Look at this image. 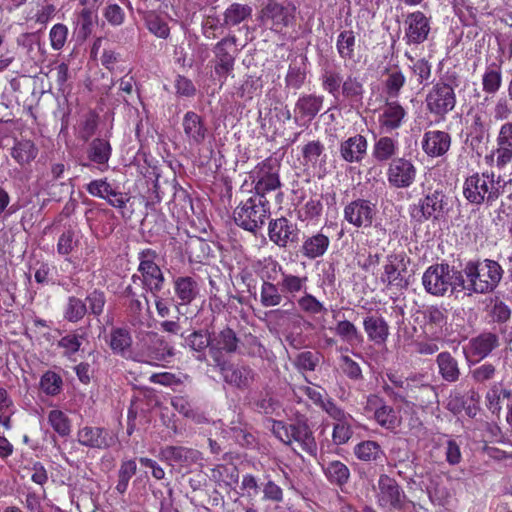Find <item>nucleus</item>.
I'll return each instance as SVG.
<instances>
[{
	"mask_svg": "<svg viewBox=\"0 0 512 512\" xmlns=\"http://www.w3.org/2000/svg\"><path fill=\"white\" fill-rule=\"evenodd\" d=\"M173 289L179 305H189L199 295V285L190 276L176 277L173 280Z\"/></svg>",
	"mask_w": 512,
	"mask_h": 512,
	"instance_id": "cd10ccee",
	"label": "nucleus"
},
{
	"mask_svg": "<svg viewBox=\"0 0 512 512\" xmlns=\"http://www.w3.org/2000/svg\"><path fill=\"white\" fill-rule=\"evenodd\" d=\"M253 183H255L254 195L266 196V193L274 191L281 186L278 169L271 159H267L258 164L251 174Z\"/></svg>",
	"mask_w": 512,
	"mask_h": 512,
	"instance_id": "9b49d317",
	"label": "nucleus"
},
{
	"mask_svg": "<svg viewBox=\"0 0 512 512\" xmlns=\"http://www.w3.org/2000/svg\"><path fill=\"white\" fill-rule=\"evenodd\" d=\"M405 39L408 44L423 43L430 32V22L421 11L409 13L404 21Z\"/></svg>",
	"mask_w": 512,
	"mask_h": 512,
	"instance_id": "6ab92c4d",
	"label": "nucleus"
},
{
	"mask_svg": "<svg viewBox=\"0 0 512 512\" xmlns=\"http://www.w3.org/2000/svg\"><path fill=\"white\" fill-rule=\"evenodd\" d=\"M212 51L215 58L214 72L223 83L234 70L239 53L237 37L234 34H228L214 45Z\"/></svg>",
	"mask_w": 512,
	"mask_h": 512,
	"instance_id": "423d86ee",
	"label": "nucleus"
},
{
	"mask_svg": "<svg viewBox=\"0 0 512 512\" xmlns=\"http://www.w3.org/2000/svg\"><path fill=\"white\" fill-rule=\"evenodd\" d=\"M323 97L314 94H305L299 97L295 104V111L297 115L294 117L296 124L302 119H307L308 122L312 121L320 112L323 105Z\"/></svg>",
	"mask_w": 512,
	"mask_h": 512,
	"instance_id": "bb28decb",
	"label": "nucleus"
},
{
	"mask_svg": "<svg viewBox=\"0 0 512 512\" xmlns=\"http://www.w3.org/2000/svg\"><path fill=\"white\" fill-rule=\"evenodd\" d=\"M158 253L150 248L143 249L138 254V272L142 274L141 284L146 292L156 296L164 287L165 276L156 263Z\"/></svg>",
	"mask_w": 512,
	"mask_h": 512,
	"instance_id": "39448f33",
	"label": "nucleus"
},
{
	"mask_svg": "<svg viewBox=\"0 0 512 512\" xmlns=\"http://www.w3.org/2000/svg\"><path fill=\"white\" fill-rule=\"evenodd\" d=\"M182 125L189 143L199 145L204 142L208 129L200 115L188 111L183 117Z\"/></svg>",
	"mask_w": 512,
	"mask_h": 512,
	"instance_id": "a878e982",
	"label": "nucleus"
},
{
	"mask_svg": "<svg viewBox=\"0 0 512 512\" xmlns=\"http://www.w3.org/2000/svg\"><path fill=\"white\" fill-rule=\"evenodd\" d=\"M322 468L326 478L331 484L342 487L348 483L350 470L341 461L334 460L326 464L323 463Z\"/></svg>",
	"mask_w": 512,
	"mask_h": 512,
	"instance_id": "e433bc0d",
	"label": "nucleus"
},
{
	"mask_svg": "<svg viewBox=\"0 0 512 512\" xmlns=\"http://www.w3.org/2000/svg\"><path fill=\"white\" fill-rule=\"evenodd\" d=\"M451 145L449 133L439 130L427 131L424 134L422 148L431 157L443 156Z\"/></svg>",
	"mask_w": 512,
	"mask_h": 512,
	"instance_id": "393cba45",
	"label": "nucleus"
},
{
	"mask_svg": "<svg viewBox=\"0 0 512 512\" xmlns=\"http://www.w3.org/2000/svg\"><path fill=\"white\" fill-rule=\"evenodd\" d=\"M141 355L146 362L165 361L174 356L173 347L156 332H148L142 339Z\"/></svg>",
	"mask_w": 512,
	"mask_h": 512,
	"instance_id": "ddd939ff",
	"label": "nucleus"
},
{
	"mask_svg": "<svg viewBox=\"0 0 512 512\" xmlns=\"http://www.w3.org/2000/svg\"><path fill=\"white\" fill-rule=\"evenodd\" d=\"M146 26L148 30L156 37L166 39L170 34V28L166 21L156 14H149L146 19Z\"/></svg>",
	"mask_w": 512,
	"mask_h": 512,
	"instance_id": "bf43d9fd",
	"label": "nucleus"
},
{
	"mask_svg": "<svg viewBox=\"0 0 512 512\" xmlns=\"http://www.w3.org/2000/svg\"><path fill=\"white\" fill-rule=\"evenodd\" d=\"M77 438L81 445L95 449H107L115 443L109 431L101 427L85 426L78 431Z\"/></svg>",
	"mask_w": 512,
	"mask_h": 512,
	"instance_id": "4be33fe9",
	"label": "nucleus"
},
{
	"mask_svg": "<svg viewBox=\"0 0 512 512\" xmlns=\"http://www.w3.org/2000/svg\"><path fill=\"white\" fill-rule=\"evenodd\" d=\"M336 334L347 343L361 344L363 336L358 331L357 327L348 320L339 321L335 328Z\"/></svg>",
	"mask_w": 512,
	"mask_h": 512,
	"instance_id": "09e8293b",
	"label": "nucleus"
},
{
	"mask_svg": "<svg viewBox=\"0 0 512 512\" xmlns=\"http://www.w3.org/2000/svg\"><path fill=\"white\" fill-rule=\"evenodd\" d=\"M273 432L282 442L290 444L294 440L309 455L316 456L317 444L306 419L297 418L288 426L281 421H276L273 425Z\"/></svg>",
	"mask_w": 512,
	"mask_h": 512,
	"instance_id": "20e7f679",
	"label": "nucleus"
},
{
	"mask_svg": "<svg viewBox=\"0 0 512 512\" xmlns=\"http://www.w3.org/2000/svg\"><path fill=\"white\" fill-rule=\"evenodd\" d=\"M136 471L137 464L135 460L122 461L118 470V482L115 487L118 493L124 494L127 491L129 481L136 474Z\"/></svg>",
	"mask_w": 512,
	"mask_h": 512,
	"instance_id": "8fccbe9b",
	"label": "nucleus"
},
{
	"mask_svg": "<svg viewBox=\"0 0 512 512\" xmlns=\"http://www.w3.org/2000/svg\"><path fill=\"white\" fill-rule=\"evenodd\" d=\"M449 211L448 198L440 188H428L424 198L419 202L418 213L423 219L433 218L439 220Z\"/></svg>",
	"mask_w": 512,
	"mask_h": 512,
	"instance_id": "f8f14e48",
	"label": "nucleus"
},
{
	"mask_svg": "<svg viewBox=\"0 0 512 512\" xmlns=\"http://www.w3.org/2000/svg\"><path fill=\"white\" fill-rule=\"evenodd\" d=\"M280 289L285 295L295 296L306 288L307 277H299L297 275L281 273V280L278 281Z\"/></svg>",
	"mask_w": 512,
	"mask_h": 512,
	"instance_id": "de8ad7c7",
	"label": "nucleus"
},
{
	"mask_svg": "<svg viewBox=\"0 0 512 512\" xmlns=\"http://www.w3.org/2000/svg\"><path fill=\"white\" fill-rule=\"evenodd\" d=\"M363 92L362 83L355 77L348 76L342 84V94L347 98L360 100Z\"/></svg>",
	"mask_w": 512,
	"mask_h": 512,
	"instance_id": "774afa93",
	"label": "nucleus"
},
{
	"mask_svg": "<svg viewBox=\"0 0 512 512\" xmlns=\"http://www.w3.org/2000/svg\"><path fill=\"white\" fill-rule=\"evenodd\" d=\"M319 352L304 351L298 353L294 359V365L302 371H314L321 360Z\"/></svg>",
	"mask_w": 512,
	"mask_h": 512,
	"instance_id": "6e6d98bb",
	"label": "nucleus"
},
{
	"mask_svg": "<svg viewBox=\"0 0 512 512\" xmlns=\"http://www.w3.org/2000/svg\"><path fill=\"white\" fill-rule=\"evenodd\" d=\"M234 221L241 228L256 233L270 217V205L266 196L252 195L234 210Z\"/></svg>",
	"mask_w": 512,
	"mask_h": 512,
	"instance_id": "f03ea898",
	"label": "nucleus"
},
{
	"mask_svg": "<svg viewBox=\"0 0 512 512\" xmlns=\"http://www.w3.org/2000/svg\"><path fill=\"white\" fill-rule=\"evenodd\" d=\"M367 150L366 138L362 135H355L343 141L340 145L341 157L347 162L361 161Z\"/></svg>",
	"mask_w": 512,
	"mask_h": 512,
	"instance_id": "c85d7f7f",
	"label": "nucleus"
},
{
	"mask_svg": "<svg viewBox=\"0 0 512 512\" xmlns=\"http://www.w3.org/2000/svg\"><path fill=\"white\" fill-rule=\"evenodd\" d=\"M214 362L224 381L238 389H248L256 380V372L248 365L229 363L221 355L215 356Z\"/></svg>",
	"mask_w": 512,
	"mask_h": 512,
	"instance_id": "6e6552de",
	"label": "nucleus"
},
{
	"mask_svg": "<svg viewBox=\"0 0 512 512\" xmlns=\"http://www.w3.org/2000/svg\"><path fill=\"white\" fill-rule=\"evenodd\" d=\"M226 433L234 438L238 444L244 447L252 446L255 441L254 436L248 431L246 425L240 423L236 424L232 422L226 429Z\"/></svg>",
	"mask_w": 512,
	"mask_h": 512,
	"instance_id": "4d7b16f0",
	"label": "nucleus"
},
{
	"mask_svg": "<svg viewBox=\"0 0 512 512\" xmlns=\"http://www.w3.org/2000/svg\"><path fill=\"white\" fill-rule=\"evenodd\" d=\"M330 244L329 237L319 232L308 237L302 245L301 253L308 259H316L325 254Z\"/></svg>",
	"mask_w": 512,
	"mask_h": 512,
	"instance_id": "c9c22d12",
	"label": "nucleus"
},
{
	"mask_svg": "<svg viewBox=\"0 0 512 512\" xmlns=\"http://www.w3.org/2000/svg\"><path fill=\"white\" fill-rule=\"evenodd\" d=\"M111 151L109 141L95 138L90 142L87 148V156L90 161L106 168L111 156Z\"/></svg>",
	"mask_w": 512,
	"mask_h": 512,
	"instance_id": "4c0bfd02",
	"label": "nucleus"
},
{
	"mask_svg": "<svg viewBox=\"0 0 512 512\" xmlns=\"http://www.w3.org/2000/svg\"><path fill=\"white\" fill-rule=\"evenodd\" d=\"M496 372V367L486 362L472 369L470 374L475 383L484 384L494 379Z\"/></svg>",
	"mask_w": 512,
	"mask_h": 512,
	"instance_id": "680f3d73",
	"label": "nucleus"
},
{
	"mask_svg": "<svg viewBox=\"0 0 512 512\" xmlns=\"http://www.w3.org/2000/svg\"><path fill=\"white\" fill-rule=\"evenodd\" d=\"M374 215L375 206L365 199H356L344 208L345 220L357 228L370 226Z\"/></svg>",
	"mask_w": 512,
	"mask_h": 512,
	"instance_id": "a211bd4d",
	"label": "nucleus"
},
{
	"mask_svg": "<svg viewBox=\"0 0 512 512\" xmlns=\"http://www.w3.org/2000/svg\"><path fill=\"white\" fill-rule=\"evenodd\" d=\"M456 104L453 88L444 82L436 83L426 96L428 110L441 118L452 111Z\"/></svg>",
	"mask_w": 512,
	"mask_h": 512,
	"instance_id": "1a4fd4ad",
	"label": "nucleus"
},
{
	"mask_svg": "<svg viewBox=\"0 0 512 512\" xmlns=\"http://www.w3.org/2000/svg\"><path fill=\"white\" fill-rule=\"evenodd\" d=\"M275 280L271 275H267L263 280L260 290V302L264 307H275L281 304L284 299V294L280 289V284L273 283Z\"/></svg>",
	"mask_w": 512,
	"mask_h": 512,
	"instance_id": "72a5a7b5",
	"label": "nucleus"
},
{
	"mask_svg": "<svg viewBox=\"0 0 512 512\" xmlns=\"http://www.w3.org/2000/svg\"><path fill=\"white\" fill-rule=\"evenodd\" d=\"M337 51L341 58L352 59L354 56L355 35L352 30L342 31L337 38Z\"/></svg>",
	"mask_w": 512,
	"mask_h": 512,
	"instance_id": "603ef678",
	"label": "nucleus"
},
{
	"mask_svg": "<svg viewBox=\"0 0 512 512\" xmlns=\"http://www.w3.org/2000/svg\"><path fill=\"white\" fill-rule=\"evenodd\" d=\"M85 303L88 310L87 313L96 317L100 316L106 303L104 292L99 290L92 291L86 296Z\"/></svg>",
	"mask_w": 512,
	"mask_h": 512,
	"instance_id": "13d9d810",
	"label": "nucleus"
},
{
	"mask_svg": "<svg viewBox=\"0 0 512 512\" xmlns=\"http://www.w3.org/2000/svg\"><path fill=\"white\" fill-rule=\"evenodd\" d=\"M295 19V7L284 6L275 0L268 2L261 8L258 20L262 26L276 33H282Z\"/></svg>",
	"mask_w": 512,
	"mask_h": 512,
	"instance_id": "0eeeda50",
	"label": "nucleus"
},
{
	"mask_svg": "<svg viewBox=\"0 0 512 512\" xmlns=\"http://www.w3.org/2000/svg\"><path fill=\"white\" fill-rule=\"evenodd\" d=\"M448 264L430 266L423 274L422 284L425 290L435 296H444L451 287L448 281Z\"/></svg>",
	"mask_w": 512,
	"mask_h": 512,
	"instance_id": "2eb2a0df",
	"label": "nucleus"
},
{
	"mask_svg": "<svg viewBox=\"0 0 512 512\" xmlns=\"http://www.w3.org/2000/svg\"><path fill=\"white\" fill-rule=\"evenodd\" d=\"M500 346L499 336L491 331H483L472 337L467 344V357L471 356L476 362L487 358Z\"/></svg>",
	"mask_w": 512,
	"mask_h": 512,
	"instance_id": "f3484780",
	"label": "nucleus"
},
{
	"mask_svg": "<svg viewBox=\"0 0 512 512\" xmlns=\"http://www.w3.org/2000/svg\"><path fill=\"white\" fill-rule=\"evenodd\" d=\"M503 269L497 261H468L464 267L467 278L468 295L492 292L503 277Z\"/></svg>",
	"mask_w": 512,
	"mask_h": 512,
	"instance_id": "f257e3e1",
	"label": "nucleus"
},
{
	"mask_svg": "<svg viewBox=\"0 0 512 512\" xmlns=\"http://www.w3.org/2000/svg\"><path fill=\"white\" fill-rule=\"evenodd\" d=\"M83 339V335L75 333L67 334L58 341V346L64 349V355L70 357L72 354L79 351Z\"/></svg>",
	"mask_w": 512,
	"mask_h": 512,
	"instance_id": "338daca9",
	"label": "nucleus"
},
{
	"mask_svg": "<svg viewBox=\"0 0 512 512\" xmlns=\"http://www.w3.org/2000/svg\"><path fill=\"white\" fill-rule=\"evenodd\" d=\"M61 386L62 378L51 371L46 372L40 381V387L47 395H57L61 390Z\"/></svg>",
	"mask_w": 512,
	"mask_h": 512,
	"instance_id": "052dcab7",
	"label": "nucleus"
},
{
	"mask_svg": "<svg viewBox=\"0 0 512 512\" xmlns=\"http://www.w3.org/2000/svg\"><path fill=\"white\" fill-rule=\"evenodd\" d=\"M503 61L499 63H491L485 70L482 77L483 91L488 94H495L501 87L502 84V72L501 66Z\"/></svg>",
	"mask_w": 512,
	"mask_h": 512,
	"instance_id": "a19ab883",
	"label": "nucleus"
},
{
	"mask_svg": "<svg viewBox=\"0 0 512 512\" xmlns=\"http://www.w3.org/2000/svg\"><path fill=\"white\" fill-rule=\"evenodd\" d=\"M48 421L55 432L61 437H66L70 434V420L62 411L51 410L48 415Z\"/></svg>",
	"mask_w": 512,
	"mask_h": 512,
	"instance_id": "5fc2aeb1",
	"label": "nucleus"
},
{
	"mask_svg": "<svg viewBox=\"0 0 512 512\" xmlns=\"http://www.w3.org/2000/svg\"><path fill=\"white\" fill-rule=\"evenodd\" d=\"M405 83V76L399 70L388 72V77L385 81L386 92L391 97H397L401 88Z\"/></svg>",
	"mask_w": 512,
	"mask_h": 512,
	"instance_id": "69168bd1",
	"label": "nucleus"
},
{
	"mask_svg": "<svg viewBox=\"0 0 512 512\" xmlns=\"http://www.w3.org/2000/svg\"><path fill=\"white\" fill-rule=\"evenodd\" d=\"M404 254H390L387 256V263L384 265V272L381 281L387 288L395 287L397 289H406L409 285L402 272L406 270L404 264Z\"/></svg>",
	"mask_w": 512,
	"mask_h": 512,
	"instance_id": "dca6fc26",
	"label": "nucleus"
},
{
	"mask_svg": "<svg viewBox=\"0 0 512 512\" xmlns=\"http://www.w3.org/2000/svg\"><path fill=\"white\" fill-rule=\"evenodd\" d=\"M354 453L359 460L366 462L376 461L384 455L380 445L371 440L357 444Z\"/></svg>",
	"mask_w": 512,
	"mask_h": 512,
	"instance_id": "49530a36",
	"label": "nucleus"
},
{
	"mask_svg": "<svg viewBox=\"0 0 512 512\" xmlns=\"http://www.w3.org/2000/svg\"><path fill=\"white\" fill-rule=\"evenodd\" d=\"M185 344L194 352H196L195 358L198 361L206 360L205 351L208 347H211V339L208 331L197 330L192 332L185 338Z\"/></svg>",
	"mask_w": 512,
	"mask_h": 512,
	"instance_id": "58836bf2",
	"label": "nucleus"
},
{
	"mask_svg": "<svg viewBox=\"0 0 512 512\" xmlns=\"http://www.w3.org/2000/svg\"><path fill=\"white\" fill-rule=\"evenodd\" d=\"M87 306L81 299L70 296L64 311V318L69 322L80 321L87 313Z\"/></svg>",
	"mask_w": 512,
	"mask_h": 512,
	"instance_id": "3c124183",
	"label": "nucleus"
},
{
	"mask_svg": "<svg viewBox=\"0 0 512 512\" xmlns=\"http://www.w3.org/2000/svg\"><path fill=\"white\" fill-rule=\"evenodd\" d=\"M438 372L442 379L453 383L459 380L461 372L456 358L449 352H441L436 357Z\"/></svg>",
	"mask_w": 512,
	"mask_h": 512,
	"instance_id": "473e14b6",
	"label": "nucleus"
},
{
	"mask_svg": "<svg viewBox=\"0 0 512 512\" xmlns=\"http://www.w3.org/2000/svg\"><path fill=\"white\" fill-rule=\"evenodd\" d=\"M97 20V11L82 9L77 15L78 36L86 39L91 33L95 21Z\"/></svg>",
	"mask_w": 512,
	"mask_h": 512,
	"instance_id": "864d4df0",
	"label": "nucleus"
},
{
	"mask_svg": "<svg viewBox=\"0 0 512 512\" xmlns=\"http://www.w3.org/2000/svg\"><path fill=\"white\" fill-rule=\"evenodd\" d=\"M503 193L500 182H495L494 174L475 173L469 176L464 183L463 194L472 204L480 205L486 202L492 205Z\"/></svg>",
	"mask_w": 512,
	"mask_h": 512,
	"instance_id": "7ed1b4c3",
	"label": "nucleus"
},
{
	"mask_svg": "<svg viewBox=\"0 0 512 512\" xmlns=\"http://www.w3.org/2000/svg\"><path fill=\"white\" fill-rule=\"evenodd\" d=\"M395 153V143L389 137H381L374 146V157L379 161L389 159Z\"/></svg>",
	"mask_w": 512,
	"mask_h": 512,
	"instance_id": "e2e57ef3",
	"label": "nucleus"
},
{
	"mask_svg": "<svg viewBox=\"0 0 512 512\" xmlns=\"http://www.w3.org/2000/svg\"><path fill=\"white\" fill-rule=\"evenodd\" d=\"M497 145V165L504 166L512 160V122L500 127Z\"/></svg>",
	"mask_w": 512,
	"mask_h": 512,
	"instance_id": "7c9ffc66",
	"label": "nucleus"
},
{
	"mask_svg": "<svg viewBox=\"0 0 512 512\" xmlns=\"http://www.w3.org/2000/svg\"><path fill=\"white\" fill-rule=\"evenodd\" d=\"M410 394L421 406H429L438 402L435 387L428 383L413 382Z\"/></svg>",
	"mask_w": 512,
	"mask_h": 512,
	"instance_id": "a18cd8bd",
	"label": "nucleus"
},
{
	"mask_svg": "<svg viewBox=\"0 0 512 512\" xmlns=\"http://www.w3.org/2000/svg\"><path fill=\"white\" fill-rule=\"evenodd\" d=\"M366 411L374 412L375 421L384 429L393 431L400 424V419L392 406H389L378 395L367 397Z\"/></svg>",
	"mask_w": 512,
	"mask_h": 512,
	"instance_id": "4468645a",
	"label": "nucleus"
},
{
	"mask_svg": "<svg viewBox=\"0 0 512 512\" xmlns=\"http://www.w3.org/2000/svg\"><path fill=\"white\" fill-rule=\"evenodd\" d=\"M363 327L370 341L384 344L389 336V325L381 316L369 315L363 320Z\"/></svg>",
	"mask_w": 512,
	"mask_h": 512,
	"instance_id": "c756f323",
	"label": "nucleus"
},
{
	"mask_svg": "<svg viewBox=\"0 0 512 512\" xmlns=\"http://www.w3.org/2000/svg\"><path fill=\"white\" fill-rule=\"evenodd\" d=\"M160 455L171 466L189 467L201 460V453L183 446H166Z\"/></svg>",
	"mask_w": 512,
	"mask_h": 512,
	"instance_id": "5701e85b",
	"label": "nucleus"
},
{
	"mask_svg": "<svg viewBox=\"0 0 512 512\" xmlns=\"http://www.w3.org/2000/svg\"><path fill=\"white\" fill-rule=\"evenodd\" d=\"M379 505L394 510H402L406 503V495L397 481L388 475H380L378 480Z\"/></svg>",
	"mask_w": 512,
	"mask_h": 512,
	"instance_id": "9d476101",
	"label": "nucleus"
},
{
	"mask_svg": "<svg viewBox=\"0 0 512 512\" xmlns=\"http://www.w3.org/2000/svg\"><path fill=\"white\" fill-rule=\"evenodd\" d=\"M405 111L396 102L388 103L380 118L381 126L387 130H393L400 126Z\"/></svg>",
	"mask_w": 512,
	"mask_h": 512,
	"instance_id": "c03bdc74",
	"label": "nucleus"
},
{
	"mask_svg": "<svg viewBox=\"0 0 512 512\" xmlns=\"http://www.w3.org/2000/svg\"><path fill=\"white\" fill-rule=\"evenodd\" d=\"M416 176L414 165L404 158L392 160L388 169V181L396 188L409 187Z\"/></svg>",
	"mask_w": 512,
	"mask_h": 512,
	"instance_id": "412c9836",
	"label": "nucleus"
},
{
	"mask_svg": "<svg viewBox=\"0 0 512 512\" xmlns=\"http://www.w3.org/2000/svg\"><path fill=\"white\" fill-rule=\"evenodd\" d=\"M324 152V145L320 141H310L304 145L302 156L306 164L316 165L319 157Z\"/></svg>",
	"mask_w": 512,
	"mask_h": 512,
	"instance_id": "0e129e2a",
	"label": "nucleus"
},
{
	"mask_svg": "<svg viewBox=\"0 0 512 512\" xmlns=\"http://www.w3.org/2000/svg\"><path fill=\"white\" fill-rule=\"evenodd\" d=\"M38 149L31 140H20L17 141L11 151V156L20 165L30 163L36 158Z\"/></svg>",
	"mask_w": 512,
	"mask_h": 512,
	"instance_id": "79ce46f5",
	"label": "nucleus"
},
{
	"mask_svg": "<svg viewBox=\"0 0 512 512\" xmlns=\"http://www.w3.org/2000/svg\"><path fill=\"white\" fill-rule=\"evenodd\" d=\"M17 45L21 53L31 61H39L43 53L40 47V37L37 33H23L17 37Z\"/></svg>",
	"mask_w": 512,
	"mask_h": 512,
	"instance_id": "f704fd0d",
	"label": "nucleus"
},
{
	"mask_svg": "<svg viewBox=\"0 0 512 512\" xmlns=\"http://www.w3.org/2000/svg\"><path fill=\"white\" fill-rule=\"evenodd\" d=\"M238 346L239 338L235 331L230 327H226L215 337V344L210 347V353L213 358L217 355H221L220 351L233 354L238 351Z\"/></svg>",
	"mask_w": 512,
	"mask_h": 512,
	"instance_id": "2f4dec72",
	"label": "nucleus"
},
{
	"mask_svg": "<svg viewBox=\"0 0 512 512\" xmlns=\"http://www.w3.org/2000/svg\"><path fill=\"white\" fill-rule=\"evenodd\" d=\"M252 7L247 4L233 3L224 11V18L221 26L230 27L239 25L250 18Z\"/></svg>",
	"mask_w": 512,
	"mask_h": 512,
	"instance_id": "ea45409f",
	"label": "nucleus"
},
{
	"mask_svg": "<svg viewBox=\"0 0 512 512\" xmlns=\"http://www.w3.org/2000/svg\"><path fill=\"white\" fill-rule=\"evenodd\" d=\"M86 189L89 194L107 200L109 205L122 209L129 201L127 194L114 189L106 179L93 180L87 184Z\"/></svg>",
	"mask_w": 512,
	"mask_h": 512,
	"instance_id": "aec40b11",
	"label": "nucleus"
},
{
	"mask_svg": "<svg viewBox=\"0 0 512 512\" xmlns=\"http://www.w3.org/2000/svg\"><path fill=\"white\" fill-rule=\"evenodd\" d=\"M269 238L279 247H286L288 242L298 240V230L296 225L289 222L288 219L281 217L270 221Z\"/></svg>",
	"mask_w": 512,
	"mask_h": 512,
	"instance_id": "b1692460",
	"label": "nucleus"
},
{
	"mask_svg": "<svg viewBox=\"0 0 512 512\" xmlns=\"http://www.w3.org/2000/svg\"><path fill=\"white\" fill-rule=\"evenodd\" d=\"M132 337L127 329L115 328L110 333V348L115 354L123 357L129 352Z\"/></svg>",
	"mask_w": 512,
	"mask_h": 512,
	"instance_id": "37998d69",
	"label": "nucleus"
}]
</instances>
